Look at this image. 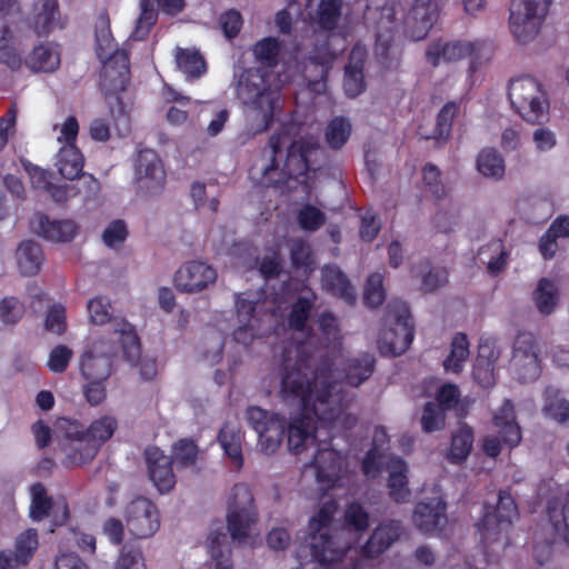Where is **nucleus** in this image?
Instances as JSON below:
<instances>
[{
  "label": "nucleus",
  "instance_id": "2f4dec72",
  "mask_svg": "<svg viewBox=\"0 0 569 569\" xmlns=\"http://www.w3.org/2000/svg\"><path fill=\"white\" fill-rule=\"evenodd\" d=\"M242 438L240 428L230 422H224L218 433V442L236 470H240L244 463Z\"/></svg>",
  "mask_w": 569,
  "mask_h": 569
},
{
  "label": "nucleus",
  "instance_id": "cd10ccee",
  "mask_svg": "<svg viewBox=\"0 0 569 569\" xmlns=\"http://www.w3.org/2000/svg\"><path fill=\"white\" fill-rule=\"evenodd\" d=\"M376 362V357L369 352H361L355 357L348 358L343 362L342 380L337 379L335 370L333 380L340 382L343 386V390H347L346 386L359 387L372 376Z\"/></svg>",
  "mask_w": 569,
  "mask_h": 569
},
{
  "label": "nucleus",
  "instance_id": "e433bc0d",
  "mask_svg": "<svg viewBox=\"0 0 569 569\" xmlns=\"http://www.w3.org/2000/svg\"><path fill=\"white\" fill-rule=\"evenodd\" d=\"M24 63L33 72H53L60 66V54L48 43L39 44L33 48Z\"/></svg>",
  "mask_w": 569,
  "mask_h": 569
},
{
  "label": "nucleus",
  "instance_id": "7c9ffc66",
  "mask_svg": "<svg viewBox=\"0 0 569 569\" xmlns=\"http://www.w3.org/2000/svg\"><path fill=\"white\" fill-rule=\"evenodd\" d=\"M323 288L335 297L350 306L356 303V292L347 276L337 266H326L322 269Z\"/></svg>",
  "mask_w": 569,
  "mask_h": 569
},
{
  "label": "nucleus",
  "instance_id": "0eeeda50",
  "mask_svg": "<svg viewBox=\"0 0 569 569\" xmlns=\"http://www.w3.org/2000/svg\"><path fill=\"white\" fill-rule=\"evenodd\" d=\"M317 400L311 408L312 413L320 421V427L328 433L329 440L353 429L358 422L355 415L347 412L352 401L348 390L337 382V388H325L320 390Z\"/></svg>",
  "mask_w": 569,
  "mask_h": 569
},
{
  "label": "nucleus",
  "instance_id": "dca6fc26",
  "mask_svg": "<svg viewBox=\"0 0 569 569\" xmlns=\"http://www.w3.org/2000/svg\"><path fill=\"white\" fill-rule=\"evenodd\" d=\"M511 362L520 382L533 381L539 377L541 371L539 349L531 333L521 332L516 337Z\"/></svg>",
  "mask_w": 569,
  "mask_h": 569
},
{
  "label": "nucleus",
  "instance_id": "79ce46f5",
  "mask_svg": "<svg viewBox=\"0 0 569 569\" xmlns=\"http://www.w3.org/2000/svg\"><path fill=\"white\" fill-rule=\"evenodd\" d=\"M546 509L555 532L569 546V500H548Z\"/></svg>",
  "mask_w": 569,
  "mask_h": 569
},
{
  "label": "nucleus",
  "instance_id": "ea45409f",
  "mask_svg": "<svg viewBox=\"0 0 569 569\" xmlns=\"http://www.w3.org/2000/svg\"><path fill=\"white\" fill-rule=\"evenodd\" d=\"M532 300L541 315L549 316L558 305L559 290L553 281L548 278H541L532 293Z\"/></svg>",
  "mask_w": 569,
  "mask_h": 569
},
{
  "label": "nucleus",
  "instance_id": "4c0bfd02",
  "mask_svg": "<svg viewBox=\"0 0 569 569\" xmlns=\"http://www.w3.org/2000/svg\"><path fill=\"white\" fill-rule=\"evenodd\" d=\"M388 488L390 498H403L409 493L408 466L400 457H391L387 463Z\"/></svg>",
  "mask_w": 569,
  "mask_h": 569
},
{
  "label": "nucleus",
  "instance_id": "58836bf2",
  "mask_svg": "<svg viewBox=\"0 0 569 569\" xmlns=\"http://www.w3.org/2000/svg\"><path fill=\"white\" fill-rule=\"evenodd\" d=\"M58 169L60 174L73 180L82 173L83 156L76 144H64L58 153Z\"/></svg>",
  "mask_w": 569,
  "mask_h": 569
},
{
  "label": "nucleus",
  "instance_id": "5701e85b",
  "mask_svg": "<svg viewBox=\"0 0 569 569\" xmlns=\"http://www.w3.org/2000/svg\"><path fill=\"white\" fill-rule=\"evenodd\" d=\"M258 519L254 500H247L240 506L238 500H231L228 506L227 528L233 541L243 543L249 538L250 529Z\"/></svg>",
  "mask_w": 569,
  "mask_h": 569
},
{
  "label": "nucleus",
  "instance_id": "de8ad7c7",
  "mask_svg": "<svg viewBox=\"0 0 569 569\" xmlns=\"http://www.w3.org/2000/svg\"><path fill=\"white\" fill-rule=\"evenodd\" d=\"M342 0H320L316 10V23L319 29L333 31L341 19Z\"/></svg>",
  "mask_w": 569,
  "mask_h": 569
},
{
  "label": "nucleus",
  "instance_id": "69168bd1",
  "mask_svg": "<svg viewBox=\"0 0 569 569\" xmlns=\"http://www.w3.org/2000/svg\"><path fill=\"white\" fill-rule=\"evenodd\" d=\"M257 300H251L244 297V293L236 295V310L237 319L239 323H254L259 325V318L257 313Z\"/></svg>",
  "mask_w": 569,
  "mask_h": 569
},
{
  "label": "nucleus",
  "instance_id": "c85d7f7f",
  "mask_svg": "<svg viewBox=\"0 0 569 569\" xmlns=\"http://www.w3.org/2000/svg\"><path fill=\"white\" fill-rule=\"evenodd\" d=\"M337 58L336 52L331 49L329 39L317 41L310 51L307 60L308 62L319 68V72L315 80L308 81V87L311 90H317L318 87H325L329 72L332 69L333 62Z\"/></svg>",
  "mask_w": 569,
  "mask_h": 569
},
{
  "label": "nucleus",
  "instance_id": "4d7b16f0",
  "mask_svg": "<svg viewBox=\"0 0 569 569\" xmlns=\"http://www.w3.org/2000/svg\"><path fill=\"white\" fill-rule=\"evenodd\" d=\"M326 213L310 203L302 206L297 213L299 227L308 232L319 230L326 223Z\"/></svg>",
  "mask_w": 569,
  "mask_h": 569
},
{
  "label": "nucleus",
  "instance_id": "f8f14e48",
  "mask_svg": "<svg viewBox=\"0 0 569 569\" xmlns=\"http://www.w3.org/2000/svg\"><path fill=\"white\" fill-rule=\"evenodd\" d=\"M492 425L498 430L499 437H483L481 450L487 457L496 459L501 453L502 443L512 450L522 440L521 427L517 421L515 405L510 399H506L502 406L493 413Z\"/></svg>",
  "mask_w": 569,
  "mask_h": 569
},
{
  "label": "nucleus",
  "instance_id": "5fc2aeb1",
  "mask_svg": "<svg viewBox=\"0 0 569 569\" xmlns=\"http://www.w3.org/2000/svg\"><path fill=\"white\" fill-rule=\"evenodd\" d=\"M459 111V104L455 101L447 102L438 112L436 127L429 138L436 140L447 139L452 129V122Z\"/></svg>",
  "mask_w": 569,
  "mask_h": 569
},
{
  "label": "nucleus",
  "instance_id": "4468645a",
  "mask_svg": "<svg viewBox=\"0 0 569 569\" xmlns=\"http://www.w3.org/2000/svg\"><path fill=\"white\" fill-rule=\"evenodd\" d=\"M118 428V421L112 416H102L93 420L86 428L87 442L74 447L66 455L64 465L68 467L89 463L99 452L101 446L108 441Z\"/></svg>",
  "mask_w": 569,
  "mask_h": 569
},
{
  "label": "nucleus",
  "instance_id": "393cba45",
  "mask_svg": "<svg viewBox=\"0 0 569 569\" xmlns=\"http://www.w3.org/2000/svg\"><path fill=\"white\" fill-rule=\"evenodd\" d=\"M403 533V527L399 520H385L380 522L361 547L363 557L373 559L389 549Z\"/></svg>",
  "mask_w": 569,
  "mask_h": 569
},
{
  "label": "nucleus",
  "instance_id": "473e14b6",
  "mask_svg": "<svg viewBox=\"0 0 569 569\" xmlns=\"http://www.w3.org/2000/svg\"><path fill=\"white\" fill-rule=\"evenodd\" d=\"M473 440V429L466 422L460 423L458 429L451 435L450 447L447 453L448 461L455 465L463 463L472 450Z\"/></svg>",
  "mask_w": 569,
  "mask_h": 569
},
{
  "label": "nucleus",
  "instance_id": "423d86ee",
  "mask_svg": "<svg viewBox=\"0 0 569 569\" xmlns=\"http://www.w3.org/2000/svg\"><path fill=\"white\" fill-rule=\"evenodd\" d=\"M238 97L251 108V131L259 134L268 131L274 122L279 93L271 88V73L263 68L243 70L238 82Z\"/></svg>",
  "mask_w": 569,
  "mask_h": 569
},
{
  "label": "nucleus",
  "instance_id": "b1692460",
  "mask_svg": "<svg viewBox=\"0 0 569 569\" xmlns=\"http://www.w3.org/2000/svg\"><path fill=\"white\" fill-rule=\"evenodd\" d=\"M367 59V48L356 43L350 50L343 76V90L349 98H357L367 88L363 72Z\"/></svg>",
  "mask_w": 569,
  "mask_h": 569
},
{
  "label": "nucleus",
  "instance_id": "39448f33",
  "mask_svg": "<svg viewBox=\"0 0 569 569\" xmlns=\"http://www.w3.org/2000/svg\"><path fill=\"white\" fill-rule=\"evenodd\" d=\"M97 56L103 66L100 72V88L106 97L123 92L130 82V61L126 50L118 49L110 30L108 14H100L96 24Z\"/></svg>",
  "mask_w": 569,
  "mask_h": 569
},
{
  "label": "nucleus",
  "instance_id": "603ef678",
  "mask_svg": "<svg viewBox=\"0 0 569 569\" xmlns=\"http://www.w3.org/2000/svg\"><path fill=\"white\" fill-rule=\"evenodd\" d=\"M11 40L12 33L9 26H2L0 37V63L6 64L12 71H19L24 61L18 50L11 44Z\"/></svg>",
  "mask_w": 569,
  "mask_h": 569
},
{
  "label": "nucleus",
  "instance_id": "6ab92c4d",
  "mask_svg": "<svg viewBox=\"0 0 569 569\" xmlns=\"http://www.w3.org/2000/svg\"><path fill=\"white\" fill-rule=\"evenodd\" d=\"M217 279V271L202 261H188L183 263L174 274V286L181 292H200L213 284Z\"/></svg>",
  "mask_w": 569,
  "mask_h": 569
},
{
  "label": "nucleus",
  "instance_id": "338daca9",
  "mask_svg": "<svg viewBox=\"0 0 569 569\" xmlns=\"http://www.w3.org/2000/svg\"><path fill=\"white\" fill-rule=\"evenodd\" d=\"M495 365L493 362L479 355L472 368L473 380L482 388H489L495 385Z\"/></svg>",
  "mask_w": 569,
  "mask_h": 569
},
{
  "label": "nucleus",
  "instance_id": "c9c22d12",
  "mask_svg": "<svg viewBox=\"0 0 569 569\" xmlns=\"http://www.w3.org/2000/svg\"><path fill=\"white\" fill-rule=\"evenodd\" d=\"M113 333L121 345L123 358L129 362H136L141 355L139 336L134 327L128 321L121 319L117 321Z\"/></svg>",
  "mask_w": 569,
  "mask_h": 569
},
{
  "label": "nucleus",
  "instance_id": "09e8293b",
  "mask_svg": "<svg viewBox=\"0 0 569 569\" xmlns=\"http://www.w3.org/2000/svg\"><path fill=\"white\" fill-rule=\"evenodd\" d=\"M281 42L274 37H266L252 47V53L261 68H274L279 63Z\"/></svg>",
  "mask_w": 569,
  "mask_h": 569
},
{
  "label": "nucleus",
  "instance_id": "9b49d317",
  "mask_svg": "<svg viewBox=\"0 0 569 569\" xmlns=\"http://www.w3.org/2000/svg\"><path fill=\"white\" fill-rule=\"evenodd\" d=\"M551 3L552 0H511L509 26L519 43L537 37Z\"/></svg>",
  "mask_w": 569,
  "mask_h": 569
},
{
  "label": "nucleus",
  "instance_id": "f03ea898",
  "mask_svg": "<svg viewBox=\"0 0 569 569\" xmlns=\"http://www.w3.org/2000/svg\"><path fill=\"white\" fill-rule=\"evenodd\" d=\"M244 418L248 426L257 432L261 451L268 455L280 448L286 433L288 450L293 455L302 453L309 446L320 440L318 435L322 428L312 411L301 410L299 416L288 422L280 413L259 406H249Z\"/></svg>",
  "mask_w": 569,
  "mask_h": 569
},
{
  "label": "nucleus",
  "instance_id": "a19ab883",
  "mask_svg": "<svg viewBox=\"0 0 569 569\" xmlns=\"http://www.w3.org/2000/svg\"><path fill=\"white\" fill-rule=\"evenodd\" d=\"M373 53L377 62L387 70L397 69L400 64L401 51L395 48L392 36L379 32Z\"/></svg>",
  "mask_w": 569,
  "mask_h": 569
},
{
  "label": "nucleus",
  "instance_id": "6e6d98bb",
  "mask_svg": "<svg viewBox=\"0 0 569 569\" xmlns=\"http://www.w3.org/2000/svg\"><path fill=\"white\" fill-rule=\"evenodd\" d=\"M313 307V300L308 297H299L291 306L288 316V325L295 331H303Z\"/></svg>",
  "mask_w": 569,
  "mask_h": 569
},
{
  "label": "nucleus",
  "instance_id": "f3484780",
  "mask_svg": "<svg viewBox=\"0 0 569 569\" xmlns=\"http://www.w3.org/2000/svg\"><path fill=\"white\" fill-rule=\"evenodd\" d=\"M159 526L160 515L153 500H130L127 506V529L133 538H149Z\"/></svg>",
  "mask_w": 569,
  "mask_h": 569
},
{
  "label": "nucleus",
  "instance_id": "13d9d810",
  "mask_svg": "<svg viewBox=\"0 0 569 569\" xmlns=\"http://www.w3.org/2000/svg\"><path fill=\"white\" fill-rule=\"evenodd\" d=\"M199 448L191 439H180L172 446V460L178 466L187 468L193 466L197 461Z\"/></svg>",
  "mask_w": 569,
  "mask_h": 569
},
{
  "label": "nucleus",
  "instance_id": "a878e982",
  "mask_svg": "<svg viewBox=\"0 0 569 569\" xmlns=\"http://www.w3.org/2000/svg\"><path fill=\"white\" fill-rule=\"evenodd\" d=\"M438 18L436 0H416L406 14L405 23L417 40L425 39Z\"/></svg>",
  "mask_w": 569,
  "mask_h": 569
},
{
  "label": "nucleus",
  "instance_id": "c03bdc74",
  "mask_svg": "<svg viewBox=\"0 0 569 569\" xmlns=\"http://www.w3.org/2000/svg\"><path fill=\"white\" fill-rule=\"evenodd\" d=\"M176 62L188 79H198L207 72L206 60L197 50L178 48Z\"/></svg>",
  "mask_w": 569,
  "mask_h": 569
},
{
  "label": "nucleus",
  "instance_id": "c756f323",
  "mask_svg": "<svg viewBox=\"0 0 569 569\" xmlns=\"http://www.w3.org/2000/svg\"><path fill=\"white\" fill-rule=\"evenodd\" d=\"M30 517L34 521L50 520L48 530L54 531L69 519L67 500H31Z\"/></svg>",
  "mask_w": 569,
  "mask_h": 569
},
{
  "label": "nucleus",
  "instance_id": "052dcab7",
  "mask_svg": "<svg viewBox=\"0 0 569 569\" xmlns=\"http://www.w3.org/2000/svg\"><path fill=\"white\" fill-rule=\"evenodd\" d=\"M345 526L355 532H365L369 528V513L358 500H352L345 510Z\"/></svg>",
  "mask_w": 569,
  "mask_h": 569
},
{
  "label": "nucleus",
  "instance_id": "6e6552de",
  "mask_svg": "<svg viewBox=\"0 0 569 569\" xmlns=\"http://www.w3.org/2000/svg\"><path fill=\"white\" fill-rule=\"evenodd\" d=\"M518 517L516 500H496L495 505L485 503L483 515L476 523V528L486 557L490 556L493 546L498 545L505 549L510 545L509 531Z\"/></svg>",
  "mask_w": 569,
  "mask_h": 569
},
{
  "label": "nucleus",
  "instance_id": "2eb2a0df",
  "mask_svg": "<svg viewBox=\"0 0 569 569\" xmlns=\"http://www.w3.org/2000/svg\"><path fill=\"white\" fill-rule=\"evenodd\" d=\"M118 347L103 339L94 341L80 358V373L84 380H108L113 372Z\"/></svg>",
  "mask_w": 569,
  "mask_h": 569
},
{
  "label": "nucleus",
  "instance_id": "1a4fd4ad",
  "mask_svg": "<svg viewBox=\"0 0 569 569\" xmlns=\"http://www.w3.org/2000/svg\"><path fill=\"white\" fill-rule=\"evenodd\" d=\"M383 322L387 328L378 339L380 353L391 357L405 353L415 339V323L409 306L402 300H391L387 305Z\"/></svg>",
  "mask_w": 569,
  "mask_h": 569
},
{
  "label": "nucleus",
  "instance_id": "7ed1b4c3",
  "mask_svg": "<svg viewBox=\"0 0 569 569\" xmlns=\"http://www.w3.org/2000/svg\"><path fill=\"white\" fill-rule=\"evenodd\" d=\"M286 139L284 132H274L263 149V153H268L269 163L262 170V178L268 186H279L291 179L307 183L308 172L318 169L317 157L322 150L317 142L307 139H299L290 143L280 169L278 157L282 153Z\"/></svg>",
  "mask_w": 569,
  "mask_h": 569
},
{
  "label": "nucleus",
  "instance_id": "864d4df0",
  "mask_svg": "<svg viewBox=\"0 0 569 569\" xmlns=\"http://www.w3.org/2000/svg\"><path fill=\"white\" fill-rule=\"evenodd\" d=\"M38 546V532L36 529L29 528L17 537L13 555L22 566H26L32 559Z\"/></svg>",
  "mask_w": 569,
  "mask_h": 569
},
{
  "label": "nucleus",
  "instance_id": "4be33fe9",
  "mask_svg": "<svg viewBox=\"0 0 569 569\" xmlns=\"http://www.w3.org/2000/svg\"><path fill=\"white\" fill-rule=\"evenodd\" d=\"M34 233L54 243H66L74 239L78 226L71 219H50L47 214L38 212L30 221Z\"/></svg>",
  "mask_w": 569,
  "mask_h": 569
},
{
  "label": "nucleus",
  "instance_id": "aec40b11",
  "mask_svg": "<svg viewBox=\"0 0 569 569\" xmlns=\"http://www.w3.org/2000/svg\"><path fill=\"white\" fill-rule=\"evenodd\" d=\"M483 44L482 40L451 42L438 40L428 46L426 58L432 67H438L441 60L452 62L467 57H477Z\"/></svg>",
  "mask_w": 569,
  "mask_h": 569
},
{
  "label": "nucleus",
  "instance_id": "412c9836",
  "mask_svg": "<svg viewBox=\"0 0 569 569\" xmlns=\"http://www.w3.org/2000/svg\"><path fill=\"white\" fill-rule=\"evenodd\" d=\"M149 478L160 495L169 493L177 483L172 469L173 460L158 447H149L144 451Z\"/></svg>",
  "mask_w": 569,
  "mask_h": 569
},
{
  "label": "nucleus",
  "instance_id": "3c124183",
  "mask_svg": "<svg viewBox=\"0 0 569 569\" xmlns=\"http://www.w3.org/2000/svg\"><path fill=\"white\" fill-rule=\"evenodd\" d=\"M477 169L482 176L498 180L505 174V161L496 149L485 148L477 157Z\"/></svg>",
  "mask_w": 569,
  "mask_h": 569
},
{
  "label": "nucleus",
  "instance_id": "37998d69",
  "mask_svg": "<svg viewBox=\"0 0 569 569\" xmlns=\"http://www.w3.org/2000/svg\"><path fill=\"white\" fill-rule=\"evenodd\" d=\"M543 398L545 415L559 423H566L569 420V401L561 396V391L549 386L545 389Z\"/></svg>",
  "mask_w": 569,
  "mask_h": 569
},
{
  "label": "nucleus",
  "instance_id": "8fccbe9b",
  "mask_svg": "<svg viewBox=\"0 0 569 569\" xmlns=\"http://www.w3.org/2000/svg\"><path fill=\"white\" fill-rule=\"evenodd\" d=\"M351 131L352 126L348 118L333 117L326 127V142L331 149L340 150L349 140Z\"/></svg>",
  "mask_w": 569,
  "mask_h": 569
},
{
  "label": "nucleus",
  "instance_id": "a211bd4d",
  "mask_svg": "<svg viewBox=\"0 0 569 569\" xmlns=\"http://www.w3.org/2000/svg\"><path fill=\"white\" fill-rule=\"evenodd\" d=\"M317 482L326 488H332L342 471V457L331 447V440L321 439L311 461Z\"/></svg>",
  "mask_w": 569,
  "mask_h": 569
},
{
  "label": "nucleus",
  "instance_id": "a18cd8bd",
  "mask_svg": "<svg viewBox=\"0 0 569 569\" xmlns=\"http://www.w3.org/2000/svg\"><path fill=\"white\" fill-rule=\"evenodd\" d=\"M469 353V341L467 335L458 332L451 341L450 353L442 362L445 371L456 375L460 373Z\"/></svg>",
  "mask_w": 569,
  "mask_h": 569
},
{
  "label": "nucleus",
  "instance_id": "ddd939ff",
  "mask_svg": "<svg viewBox=\"0 0 569 569\" xmlns=\"http://www.w3.org/2000/svg\"><path fill=\"white\" fill-rule=\"evenodd\" d=\"M134 180L138 193L143 197L160 194L166 186L163 162L153 149L139 150L134 160Z\"/></svg>",
  "mask_w": 569,
  "mask_h": 569
},
{
  "label": "nucleus",
  "instance_id": "f257e3e1",
  "mask_svg": "<svg viewBox=\"0 0 569 569\" xmlns=\"http://www.w3.org/2000/svg\"><path fill=\"white\" fill-rule=\"evenodd\" d=\"M335 352L319 348L308 352L306 345L288 343L281 348L279 396L286 403H297L311 411L320 390L337 388L333 380Z\"/></svg>",
  "mask_w": 569,
  "mask_h": 569
},
{
  "label": "nucleus",
  "instance_id": "9d476101",
  "mask_svg": "<svg viewBox=\"0 0 569 569\" xmlns=\"http://www.w3.org/2000/svg\"><path fill=\"white\" fill-rule=\"evenodd\" d=\"M508 98L515 111L529 123H541L548 114L547 92L530 76L512 79L508 87Z\"/></svg>",
  "mask_w": 569,
  "mask_h": 569
},
{
  "label": "nucleus",
  "instance_id": "680f3d73",
  "mask_svg": "<svg viewBox=\"0 0 569 569\" xmlns=\"http://www.w3.org/2000/svg\"><path fill=\"white\" fill-rule=\"evenodd\" d=\"M446 411L436 402L429 401L425 405L421 416V428L426 433L439 431L445 428Z\"/></svg>",
  "mask_w": 569,
  "mask_h": 569
},
{
  "label": "nucleus",
  "instance_id": "f704fd0d",
  "mask_svg": "<svg viewBox=\"0 0 569 569\" xmlns=\"http://www.w3.org/2000/svg\"><path fill=\"white\" fill-rule=\"evenodd\" d=\"M57 27L63 28V24L60 23L58 1L43 0L40 9L33 16L32 28L38 37H44Z\"/></svg>",
  "mask_w": 569,
  "mask_h": 569
},
{
  "label": "nucleus",
  "instance_id": "774afa93",
  "mask_svg": "<svg viewBox=\"0 0 569 569\" xmlns=\"http://www.w3.org/2000/svg\"><path fill=\"white\" fill-rule=\"evenodd\" d=\"M116 569H147L141 550L124 545L117 560Z\"/></svg>",
  "mask_w": 569,
  "mask_h": 569
},
{
  "label": "nucleus",
  "instance_id": "bf43d9fd",
  "mask_svg": "<svg viewBox=\"0 0 569 569\" xmlns=\"http://www.w3.org/2000/svg\"><path fill=\"white\" fill-rule=\"evenodd\" d=\"M385 298L383 276L379 272H373L367 278L363 303L369 308L376 309L382 305Z\"/></svg>",
  "mask_w": 569,
  "mask_h": 569
},
{
  "label": "nucleus",
  "instance_id": "20e7f679",
  "mask_svg": "<svg viewBox=\"0 0 569 569\" xmlns=\"http://www.w3.org/2000/svg\"><path fill=\"white\" fill-rule=\"evenodd\" d=\"M338 500H326L309 521L311 558L322 569H362V561L350 555L349 543H341L328 532Z\"/></svg>",
  "mask_w": 569,
  "mask_h": 569
},
{
  "label": "nucleus",
  "instance_id": "49530a36",
  "mask_svg": "<svg viewBox=\"0 0 569 569\" xmlns=\"http://www.w3.org/2000/svg\"><path fill=\"white\" fill-rule=\"evenodd\" d=\"M227 536L221 530L212 531L208 536V548L213 560L212 569H233L231 549L226 546Z\"/></svg>",
  "mask_w": 569,
  "mask_h": 569
},
{
  "label": "nucleus",
  "instance_id": "0e129e2a",
  "mask_svg": "<svg viewBox=\"0 0 569 569\" xmlns=\"http://www.w3.org/2000/svg\"><path fill=\"white\" fill-rule=\"evenodd\" d=\"M26 308L17 297H4L0 301V321L4 325H16L24 316Z\"/></svg>",
  "mask_w": 569,
  "mask_h": 569
},
{
  "label": "nucleus",
  "instance_id": "72a5a7b5",
  "mask_svg": "<svg viewBox=\"0 0 569 569\" xmlns=\"http://www.w3.org/2000/svg\"><path fill=\"white\" fill-rule=\"evenodd\" d=\"M44 261V254L39 243L26 240L18 248V267L23 276H36Z\"/></svg>",
  "mask_w": 569,
  "mask_h": 569
},
{
  "label": "nucleus",
  "instance_id": "e2e57ef3",
  "mask_svg": "<svg viewBox=\"0 0 569 569\" xmlns=\"http://www.w3.org/2000/svg\"><path fill=\"white\" fill-rule=\"evenodd\" d=\"M140 14L137 20L134 36L137 38H144L152 26L156 24L158 19L157 10L154 9V0H140Z\"/></svg>",
  "mask_w": 569,
  "mask_h": 569
},
{
  "label": "nucleus",
  "instance_id": "bb28decb",
  "mask_svg": "<svg viewBox=\"0 0 569 569\" xmlns=\"http://www.w3.org/2000/svg\"><path fill=\"white\" fill-rule=\"evenodd\" d=\"M446 500H420L413 511V523L423 533H436L446 523Z\"/></svg>",
  "mask_w": 569,
  "mask_h": 569
}]
</instances>
